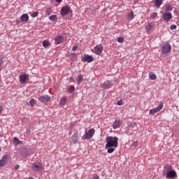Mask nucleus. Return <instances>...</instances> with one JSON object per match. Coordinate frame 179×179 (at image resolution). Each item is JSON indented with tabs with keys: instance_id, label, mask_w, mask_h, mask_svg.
Returning a JSON list of instances; mask_svg holds the SVG:
<instances>
[{
	"instance_id": "1",
	"label": "nucleus",
	"mask_w": 179,
	"mask_h": 179,
	"mask_svg": "<svg viewBox=\"0 0 179 179\" xmlns=\"http://www.w3.org/2000/svg\"><path fill=\"white\" fill-rule=\"evenodd\" d=\"M118 147V137L117 136H107L106 148H117Z\"/></svg>"
},
{
	"instance_id": "2",
	"label": "nucleus",
	"mask_w": 179,
	"mask_h": 179,
	"mask_svg": "<svg viewBox=\"0 0 179 179\" xmlns=\"http://www.w3.org/2000/svg\"><path fill=\"white\" fill-rule=\"evenodd\" d=\"M95 132L96 130H94V129H90L87 132H85V134L83 136L82 139H86L87 141H89V139H92Z\"/></svg>"
},
{
	"instance_id": "3",
	"label": "nucleus",
	"mask_w": 179,
	"mask_h": 179,
	"mask_svg": "<svg viewBox=\"0 0 179 179\" xmlns=\"http://www.w3.org/2000/svg\"><path fill=\"white\" fill-rule=\"evenodd\" d=\"M171 51V45L166 43L162 47V54H169Z\"/></svg>"
},
{
	"instance_id": "4",
	"label": "nucleus",
	"mask_w": 179,
	"mask_h": 179,
	"mask_svg": "<svg viewBox=\"0 0 179 179\" xmlns=\"http://www.w3.org/2000/svg\"><path fill=\"white\" fill-rule=\"evenodd\" d=\"M164 107L163 103H161L158 107L154 108L150 110V114L151 115H155L157 113H159Z\"/></svg>"
},
{
	"instance_id": "5",
	"label": "nucleus",
	"mask_w": 179,
	"mask_h": 179,
	"mask_svg": "<svg viewBox=\"0 0 179 179\" xmlns=\"http://www.w3.org/2000/svg\"><path fill=\"white\" fill-rule=\"evenodd\" d=\"M166 178H177V172L174 170L168 171L166 175Z\"/></svg>"
},
{
	"instance_id": "6",
	"label": "nucleus",
	"mask_w": 179,
	"mask_h": 179,
	"mask_svg": "<svg viewBox=\"0 0 179 179\" xmlns=\"http://www.w3.org/2000/svg\"><path fill=\"white\" fill-rule=\"evenodd\" d=\"M71 12V7L69 6H64L60 10V15L62 16H66Z\"/></svg>"
},
{
	"instance_id": "7",
	"label": "nucleus",
	"mask_w": 179,
	"mask_h": 179,
	"mask_svg": "<svg viewBox=\"0 0 179 179\" xmlns=\"http://www.w3.org/2000/svg\"><path fill=\"white\" fill-rule=\"evenodd\" d=\"M38 100L41 103H44L45 104L46 103H48V101H50V100H51V96H50L48 95H43V96H40L38 98Z\"/></svg>"
},
{
	"instance_id": "8",
	"label": "nucleus",
	"mask_w": 179,
	"mask_h": 179,
	"mask_svg": "<svg viewBox=\"0 0 179 179\" xmlns=\"http://www.w3.org/2000/svg\"><path fill=\"white\" fill-rule=\"evenodd\" d=\"M8 164V155H5L0 159V167H5Z\"/></svg>"
},
{
	"instance_id": "9",
	"label": "nucleus",
	"mask_w": 179,
	"mask_h": 179,
	"mask_svg": "<svg viewBox=\"0 0 179 179\" xmlns=\"http://www.w3.org/2000/svg\"><path fill=\"white\" fill-rule=\"evenodd\" d=\"M81 61H83L84 62H93V61H94V58L91 55H84Z\"/></svg>"
},
{
	"instance_id": "10",
	"label": "nucleus",
	"mask_w": 179,
	"mask_h": 179,
	"mask_svg": "<svg viewBox=\"0 0 179 179\" xmlns=\"http://www.w3.org/2000/svg\"><path fill=\"white\" fill-rule=\"evenodd\" d=\"M162 16L165 22H169L171 19H173V15L169 12L164 13Z\"/></svg>"
},
{
	"instance_id": "11",
	"label": "nucleus",
	"mask_w": 179,
	"mask_h": 179,
	"mask_svg": "<svg viewBox=\"0 0 179 179\" xmlns=\"http://www.w3.org/2000/svg\"><path fill=\"white\" fill-rule=\"evenodd\" d=\"M27 80H29V75L24 74L20 76V83H22V85H24Z\"/></svg>"
},
{
	"instance_id": "12",
	"label": "nucleus",
	"mask_w": 179,
	"mask_h": 179,
	"mask_svg": "<svg viewBox=\"0 0 179 179\" xmlns=\"http://www.w3.org/2000/svg\"><path fill=\"white\" fill-rule=\"evenodd\" d=\"M103 50L101 45H97L94 47V52L96 55H101V52H103Z\"/></svg>"
},
{
	"instance_id": "13",
	"label": "nucleus",
	"mask_w": 179,
	"mask_h": 179,
	"mask_svg": "<svg viewBox=\"0 0 179 179\" xmlns=\"http://www.w3.org/2000/svg\"><path fill=\"white\" fill-rule=\"evenodd\" d=\"M41 169H43V164L40 163L33 164L32 165V170H34V171H40Z\"/></svg>"
},
{
	"instance_id": "14",
	"label": "nucleus",
	"mask_w": 179,
	"mask_h": 179,
	"mask_svg": "<svg viewBox=\"0 0 179 179\" xmlns=\"http://www.w3.org/2000/svg\"><path fill=\"white\" fill-rule=\"evenodd\" d=\"M62 41H64V36H62V35H58L55 38V43L56 45L61 44Z\"/></svg>"
},
{
	"instance_id": "15",
	"label": "nucleus",
	"mask_w": 179,
	"mask_h": 179,
	"mask_svg": "<svg viewBox=\"0 0 179 179\" xmlns=\"http://www.w3.org/2000/svg\"><path fill=\"white\" fill-rule=\"evenodd\" d=\"M20 20L22 22H29V15L25 13V14H23L22 15H21Z\"/></svg>"
},
{
	"instance_id": "16",
	"label": "nucleus",
	"mask_w": 179,
	"mask_h": 179,
	"mask_svg": "<svg viewBox=\"0 0 179 179\" xmlns=\"http://www.w3.org/2000/svg\"><path fill=\"white\" fill-rule=\"evenodd\" d=\"M71 139L73 141V143L74 145H76V143H78V133L76 132L74 133L72 136H71Z\"/></svg>"
},
{
	"instance_id": "17",
	"label": "nucleus",
	"mask_w": 179,
	"mask_h": 179,
	"mask_svg": "<svg viewBox=\"0 0 179 179\" xmlns=\"http://www.w3.org/2000/svg\"><path fill=\"white\" fill-rule=\"evenodd\" d=\"M153 27H155V23L150 22L148 25L145 26V30L146 31H150Z\"/></svg>"
},
{
	"instance_id": "18",
	"label": "nucleus",
	"mask_w": 179,
	"mask_h": 179,
	"mask_svg": "<svg viewBox=\"0 0 179 179\" xmlns=\"http://www.w3.org/2000/svg\"><path fill=\"white\" fill-rule=\"evenodd\" d=\"M127 127H129V128L133 129L134 131H136L138 129V127H136V123L134 122H130Z\"/></svg>"
},
{
	"instance_id": "19",
	"label": "nucleus",
	"mask_w": 179,
	"mask_h": 179,
	"mask_svg": "<svg viewBox=\"0 0 179 179\" xmlns=\"http://www.w3.org/2000/svg\"><path fill=\"white\" fill-rule=\"evenodd\" d=\"M111 86H113V83L108 80L103 84V87H105V89H110Z\"/></svg>"
},
{
	"instance_id": "20",
	"label": "nucleus",
	"mask_w": 179,
	"mask_h": 179,
	"mask_svg": "<svg viewBox=\"0 0 179 179\" xmlns=\"http://www.w3.org/2000/svg\"><path fill=\"white\" fill-rule=\"evenodd\" d=\"M134 131H135V130H134L133 129L129 128V127L127 126V129L125 130L124 134H125L126 135H131V134L134 133Z\"/></svg>"
},
{
	"instance_id": "21",
	"label": "nucleus",
	"mask_w": 179,
	"mask_h": 179,
	"mask_svg": "<svg viewBox=\"0 0 179 179\" xmlns=\"http://www.w3.org/2000/svg\"><path fill=\"white\" fill-rule=\"evenodd\" d=\"M163 3V0H155V5L156 8H160L162 6V4Z\"/></svg>"
},
{
	"instance_id": "22",
	"label": "nucleus",
	"mask_w": 179,
	"mask_h": 179,
	"mask_svg": "<svg viewBox=\"0 0 179 179\" xmlns=\"http://www.w3.org/2000/svg\"><path fill=\"white\" fill-rule=\"evenodd\" d=\"M42 45L44 48H48V47L50 46V41L48 40H45L43 41Z\"/></svg>"
},
{
	"instance_id": "23",
	"label": "nucleus",
	"mask_w": 179,
	"mask_h": 179,
	"mask_svg": "<svg viewBox=\"0 0 179 179\" xmlns=\"http://www.w3.org/2000/svg\"><path fill=\"white\" fill-rule=\"evenodd\" d=\"M164 169L166 173H169V171H173V166H171V165H166L164 167Z\"/></svg>"
},
{
	"instance_id": "24",
	"label": "nucleus",
	"mask_w": 179,
	"mask_h": 179,
	"mask_svg": "<svg viewBox=\"0 0 179 179\" xmlns=\"http://www.w3.org/2000/svg\"><path fill=\"white\" fill-rule=\"evenodd\" d=\"M149 78L151 80H156L157 76L154 73H149Z\"/></svg>"
},
{
	"instance_id": "25",
	"label": "nucleus",
	"mask_w": 179,
	"mask_h": 179,
	"mask_svg": "<svg viewBox=\"0 0 179 179\" xmlns=\"http://www.w3.org/2000/svg\"><path fill=\"white\" fill-rule=\"evenodd\" d=\"M81 82H83V76L80 75L76 78V83H78V85H80Z\"/></svg>"
},
{
	"instance_id": "26",
	"label": "nucleus",
	"mask_w": 179,
	"mask_h": 179,
	"mask_svg": "<svg viewBox=\"0 0 179 179\" xmlns=\"http://www.w3.org/2000/svg\"><path fill=\"white\" fill-rule=\"evenodd\" d=\"M13 143L15 145H20L22 143V141L17 138V137H14L13 140Z\"/></svg>"
},
{
	"instance_id": "27",
	"label": "nucleus",
	"mask_w": 179,
	"mask_h": 179,
	"mask_svg": "<svg viewBox=\"0 0 179 179\" xmlns=\"http://www.w3.org/2000/svg\"><path fill=\"white\" fill-rule=\"evenodd\" d=\"M120 127V121L115 120L113 124V129H117Z\"/></svg>"
},
{
	"instance_id": "28",
	"label": "nucleus",
	"mask_w": 179,
	"mask_h": 179,
	"mask_svg": "<svg viewBox=\"0 0 179 179\" xmlns=\"http://www.w3.org/2000/svg\"><path fill=\"white\" fill-rule=\"evenodd\" d=\"M165 10L166 12H171V10H173V6H171V5L170 4L166 5L165 8Z\"/></svg>"
},
{
	"instance_id": "29",
	"label": "nucleus",
	"mask_w": 179,
	"mask_h": 179,
	"mask_svg": "<svg viewBox=\"0 0 179 179\" xmlns=\"http://www.w3.org/2000/svg\"><path fill=\"white\" fill-rule=\"evenodd\" d=\"M57 20V15H52L51 16L49 17V20H50V22H55V20Z\"/></svg>"
},
{
	"instance_id": "30",
	"label": "nucleus",
	"mask_w": 179,
	"mask_h": 179,
	"mask_svg": "<svg viewBox=\"0 0 179 179\" xmlns=\"http://www.w3.org/2000/svg\"><path fill=\"white\" fill-rule=\"evenodd\" d=\"M60 104L61 106H65V104H66V97H63L61 99Z\"/></svg>"
},
{
	"instance_id": "31",
	"label": "nucleus",
	"mask_w": 179,
	"mask_h": 179,
	"mask_svg": "<svg viewBox=\"0 0 179 179\" xmlns=\"http://www.w3.org/2000/svg\"><path fill=\"white\" fill-rule=\"evenodd\" d=\"M2 65H3V56L0 55V71L2 70Z\"/></svg>"
},
{
	"instance_id": "32",
	"label": "nucleus",
	"mask_w": 179,
	"mask_h": 179,
	"mask_svg": "<svg viewBox=\"0 0 179 179\" xmlns=\"http://www.w3.org/2000/svg\"><path fill=\"white\" fill-rule=\"evenodd\" d=\"M106 149H108V153H113L114 150H115V148L114 147L106 148Z\"/></svg>"
},
{
	"instance_id": "33",
	"label": "nucleus",
	"mask_w": 179,
	"mask_h": 179,
	"mask_svg": "<svg viewBox=\"0 0 179 179\" xmlns=\"http://www.w3.org/2000/svg\"><path fill=\"white\" fill-rule=\"evenodd\" d=\"M128 18L130 19V20H132L134 19V12L131 11L128 14Z\"/></svg>"
},
{
	"instance_id": "34",
	"label": "nucleus",
	"mask_w": 179,
	"mask_h": 179,
	"mask_svg": "<svg viewBox=\"0 0 179 179\" xmlns=\"http://www.w3.org/2000/svg\"><path fill=\"white\" fill-rule=\"evenodd\" d=\"M73 92H75V87L74 86H71L69 88V93H73Z\"/></svg>"
},
{
	"instance_id": "35",
	"label": "nucleus",
	"mask_w": 179,
	"mask_h": 179,
	"mask_svg": "<svg viewBox=\"0 0 179 179\" xmlns=\"http://www.w3.org/2000/svg\"><path fill=\"white\" fill-rule=\"evenodd\" d=\"M31 16L32 17H37V16H38V11L34 12V13L31 15Z\"/></svg>"
},
{
	"instance_id": "36",
	"label": "nucleus",
	"mask_w": 179,
	"mask_h": 179,
	"mask_svg": "<svg viewBox=\"0 0 179 179\" xmlns=\"http://www.w3.org/2000/svg\"><path fill=\"white\" fill-rule=\"evenodd\" d=\"M29 104H30L31 107H33L34 106V104H36V101H34V99L30 100Z\"/></svg>"
},
{
	"instance_id": "37",
	"label": "nucleus",
	"mask_w": 179,
	"mask_h": 179,
	"mask_svg": "<svg viewBox=\"0 0 179 179\" xmlns=\"http://www.w3.org/2000/svg\"><path fill=\"white\" fill-rule=\"evenodd\" d=\"M51 12H52V10H51V8H48L45 12V15H48V16H50V15H51Z\"/></svg>"
},
{
	"instance_id": "38",
	"label": "nucleus",
	"mask_w": 179,
	"mask_h": 179,
	"mask_svg": "<svg viewBox=\"0 0 179 179\" xmlns=\"http://www.w3.org/2000/svg\"><path fill=\"white\" fill-rule=\"evenodd\" d=\"M150 17H152V19H155V17H157V13H152L150 15Z\"/></svg>"
},
{
	"instance_id": "39",
	"label": "nucleus",
	"mask_w": 179,
	"mask_h": 179,
	"mask_svg": "<svg viewBox=\"0 0 179 179\" xmlns=\"http://www.w3.org/2000/svg\"><path fill=\"white\" fill-rule=\"evenodd\" d=\"M117 43H124V38L122 37H119L117 38Z\"/></svg>"
},
{
	"instance_id": "40",
	"label": "nucleus",
	"mask_w": 179,
	"mask_h": 179,
	"mask_svg": "<svg viewBox=\"0 0 179 179\" xmlns=\"http://www.w3.org/2000/svg\"><path fill=\"white\" fill-rule=\"evenodd\" d=\"M170 29H171V30H174V29H177V25L172 24V25H171Z\"/></svg>"
},
{
	"instance_id": "41",
	"label": "nucleus",
	"mask_w": 179,
	"mask_h": 179,
	"mask_svg": "<svg viewBox=\"0 0 179 179\" xmlns=\"http://www.w3.org/2000/svg\"><path fill=\"white\" fill-rule=\"evenodd\" d=\"M26 134H27V135H29V134H31V129H27L26 130Z\"/></svg>"
},
{
	"instance_id": "42",
	"label": "nucleus",
	"mask_w": 179,
	"mask_h": 179,
	"mask_svg": "<svg viewBox=\"0 0 179 179\" xmlns=\"http://www.w3.org/2000/svg\"><path fill=\"white\" fill-rule=\"evenodd\" d=\"M78 50V45H73L72 48V51H76Z\"/></svg>"
},
{
	"instance_id": "43",
	"label": "nucleus",
	"mask_w": 179,
	"mask_h": 179,
	"mask_svg": "<svg viewBox=\"0 0 179 179\" xmlns=\"http://www.w3.org/2000/svg\"><path fill=\"white\" fill-rule=\"evenodd\" d=\"M117 106H122V101H118L117 102Z\"/></svg>"
},
{
	"instance_id": "44",
	"label": "nucleus",
	"mask_w": 179,
	"mask_h": 179,
	"mask_svg": "<svg viewBox=\"0 0 179 179\" xmlns=\"http://www.w3.org/2000/svg\"><path fill=\"white\" fill-rule=\"evenodd\" d=\"M133 146H135V148H136V146H138V141H134L133 143Z\"/></svg>"
},
{
	"instance_id": "45",
	"label": "nucleus",
	"mask_w": 179,
	"mask_h": 179,
	"mask_svg": "<svg viewBox=\"0 0 179 179\" xmlns=\"http://www.w3.org/2000/svg\"><path fill=\"white\" fill-rule=\"evenodd\" d=\"M92 179H100V177H99V176H97V175H95V176L92 178Z\"/></svg>"
},
{
	"instance_id": "46",
	"label": "nucleus",
	"mask_w": 179,
	"mask_h": 179,
	"mask_svg": "<svg viewBox=\"0 0 179 179\" xmlns=\"http://www.w3.org/2000/svg\"><path fill=\"white\" fill-rule=\"evenodd\" d=\"M20 166L18 164H16L14 167L15 170L19 169Z\"/></svg>"
},
{
	"instance_id": "47",
	"label": "nucleus",
	"mask_w": 179,
	"mask_h": 179,
	"mask_svg": "<svg viewBox=\"0 0 179 179\" xmlns=\"http://www.w3.org/2000/svg\"><path fill=\"white\" fill-rule=\"evenodd\" d=\"M56 2H58V3H61V2H62V0H55Z\"/></svg>"
},
{
	"instance_id": "48",
	"label": "nucleus",
	"mask_w": 179,
	"mask_h": 179,
	"mask_svg": "<svg viewBox=\"0 0 179 179\" xmlns=\"http://www.w3.org/2000/svg\"><path fill=\"white\" fill-rule=\"evenodd\" d=\"M3 108L2 106H0V114L2 113Z\"/></svg>"
},
{
	"instance_id": "49",
	"label": "nucleus",
	"mask_w": 179,
	"mask_h": 179,
	"mask_svg": "<svg viewBox=\"0 0 179 179\" xmlns=\"http://www.w3.org/2000/svg\"><path fill=\"white\" fill-rule=\"evenodd\" d=\"M0 152H1V148H0Z\"/></svg>"
},
{
	"instance_id": "50",
	"label": "nucleus",
	"mask_w": 179,
	"mask_h": 179,
	"mask_svg": "<svg viewBox=\"0 0 179 179\" xmlns=\"http://www.w3.org/2000/svg\"><path fill=\"white\" fill-rule=\"evenodd\" d=\"M127 1H129V0H127Z\"/></svg>"
}]
</instances>
